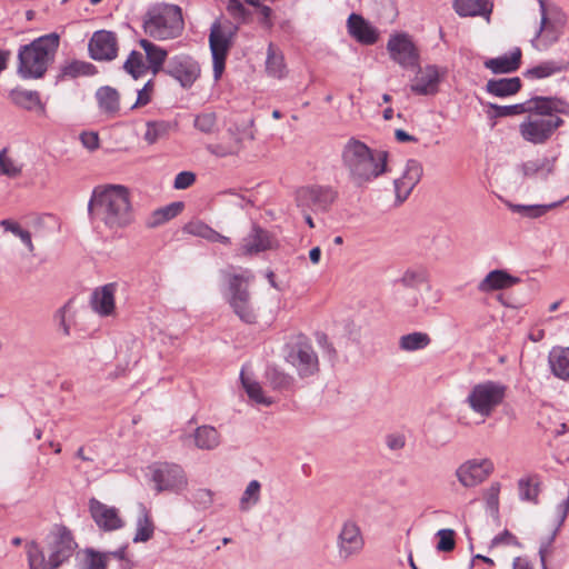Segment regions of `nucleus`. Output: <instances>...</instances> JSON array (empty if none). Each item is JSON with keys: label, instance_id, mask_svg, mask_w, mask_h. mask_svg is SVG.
<instances>
[{"label": "nucleus", "instance_id": "nucleus-1", "mask_svg": "<svg viewBox=\"0 0 569 569\" xmlns=\"http://www.w3.org/2000/svg\"><path fill=\"white\" fill-rule=\"evenodd\" d=\"M88 213L110 229L128 226L132 221L128 189L120 184L96 187L88 202Z\"/></svg>", "mask_w": 569, "mask_h": 569}, {"label": "nucleus", "instance_id": "nucleus-2", "mask_svg": "<svg viewBox=\"0 0 569 569\" xmlns=\"http://www.w3.org/2000/svg\"><path fill=\"white\" fill-rule=\"evenodd\" d=\"M341 161L349 180L357 187H365L388 170V152L372 150L356 138L343 146Z\"/></svg>", "mask_w": 569, "mask_h": 569}, {"label": "nucleus", "instance_id": "nucleus-3", "mask_svg": "<svg viewBox=\"0 0 569 569\" xmlns=\"http://www.w3.org/2000/svg\"><path fill=\"white\" fill-rule=\"evenodd\" d=\"M78 545L66 526H54L46 537L42 548L32 541L27 546L30 569H58L76 551Z\"/></svg>", "mask_w": 569, "mask_h": 569}, {"label": "nucleus", "instance_id": "nucleus-4", "mask_svg": "<svg viewBox=\"0 0 569 569\" xmlns=\"http://www.w3.org/2000/svg\"><path fill=\"white\" fill-rule=\"evenodd\" d=\"M60 37L56 32L41 36L29 44L21 46L18 52L17 72L22 79H40L58 51Z\"/></svg>", "mask_w": 569, "mask_h": 569}, {"label": "nucleus", "instance_id": "nucleus-5", "mask_svg": "<svg viewBox=\"0 0 569 569\" xmlns=\"http://www.w3.org/2000/svg\"><path fill=\"white\" fill-rule=\"evenodd\" d=\"M545 98L552 100L549 113L528 112V117L519 124L521 138L532 144L547 143L565 124L560 114L569 116V102L557 96H545Z\"/></svg>", "mask_w": 569, "mask_h": 569}, {"label": "nucleus", "instance_id": "nucleus-6", "mask_svg": "<svg viewBox=\"0 0 569 569\" xmlns=\"http://www.w3.org/2000/svg\"><path fill=\"white\" fill-rule=\"evenodd\" d=\"M144 32L156 40L178 38L184 30L182 9L172 3H156L148 8L142 18Z\"/></svg>", "mask_w": 569, "mask_h": 569}, {"label": "nucleus", "instance_id": "nucleus-7", "mask_svg": "<svg viewBox=\"0 0 569 569\" xmlns=\"http://www.w3.org/2000/svg\"><path fill=\"white\" fill-rule=\"evenodd\" d=\"M284 359L296 368L301 379L312 377L319 371L318 355L305 335H297L284 345Z\"/></svg>", "mask_w": 569, "mask_h": 569}, {"label": "nucleus", "instance_id": "nucleus-8", "mask_svg": "<svg viewBox=\"0 0 569 569\" xmlns=\"http://www.w3.org/2000/svg\"><path fill=\"white\" fill-rule=\"evenodd\" d=\"M507 387L493 380L475 385L466 398L469 408L481 417H489L506 398Z\"/></svg>", "mask_w": 569, "mask_h": 569}, {"label": "nucleus", "instance_id": "nucleus-9", "mask_svg": "<svg viewBox=\"0 0 569 569\" xmlns=\"http://www.w3.org/2000/svg\"><path fill=\"white\" fill-rule=\"evenodd\" d=\"M338 198V190L328 184L305 186L296 191L297 207L301 209V212L307 210L315 213L328 212Z\"/></svg>", "mask_w": 569, "mask_h": 569}, {"label": "nucleus", "instance_id": "nucleus-10", "mask_svg": "<svg viewBox=\"0 0 569 569\" xmlns=\"http://www.w3.org/2000/svg\"><path fill=\"white\" fill-rule=\"evenodd\" d=\"M238 31L237 26L226 30L219 20L210 28L209 47L212 56L213 78L219 80L226 68V60L233 43V37Z\"/></svg>", "mask_w": 569, "mask_h": 569}, {"label": "nucleus", "instance_id": "nucleus-11", "mask_svg": "<svg viewBox=\"0 0 569 569\" xmlns=\"http://www.w3.org/2000/svg\"><path fill=\"white\" fill-rule=\"evenodd\" d=\"M156 490L179 493L188 485L187 476L181 466L172 462H154L149 467Z\"/></svg>", "mask_w": 569, "mask_h": 569}, {"label": "nucleus", "instance_id": "nucleus-12", "mask_svg": "<svg viewBox=\"0 0 569 569\" xmlns=\"http://www.w3.org/2000/svg\"><path fill=\"white\" fill-rule=\"evenodd\" d=\"M390 59L401 68L420 69V52L408 33L400 32L390 36L387 42Z\"/></svg>", "mask_w": 569, "mask_h": 569}, {"label": "nucleus", "instance_id": "nucleus-13", "mask_svg": "<svg viewBox=\"0 0 569 569\" xmlns=\"http://www.w3.org/2000/svg\"><path fill=\"white\" fill-rule=\"evenodd\" d=\"M539 4L541 12L540 27L531 42L535 46V41L541 37L542 41L545 42V47H549L557 42L562 36L565 26L567 23V17L557 7L547 9L543 0H539Z\"/></svg>", "mask_w": 569, "mask_h": 569}, {"label": "nucleus", "instance_id": "nucleus-14", "mask_svg": "<svg viewBox=\"0 0 569 569\" xmlns=\"http://www.w3.org/2000/svg\"><path fill=\"white\" fill-rule=\"evenodd\" d=\"M163 72L174 80L184 89H189L200 77L199 63L189 54L180 53L168 59Z\"/></svg>", "mask_w": 569, "mask_h": 569}, {"label": "nucleus", "instance_id": "nucleus-15", "mask_svg": "<svg viewBox=\"0 0 569 569\" xmlns=\"http://www.w3.org/2000/svg\"><path fill=\"white\" fill-rule=\"evenodd\" d=\"M552 100L546 99L545 96H535L528 99L525 102L510 104V106H499L496 103L489 102L487 106L489 108L488 116L490 118H505L511 117L528 112H536L539 114H547L551 110Z\"/></svg>", "mask_w": 569, "mask_h": 569}, {"label": "nucleus", "instance_id": "nucleus-16", "mask_svg": "<svg viewBox=\"0 0 569 569\" xmlns=\"http://www.w3.org/2000/svg\"><path fill=\"white\" fill-rule=\"evenodd\" d=\"M493 462L488 459H469L456 470V477L461 486L472 488L483 482L492 472Z\"/></svg>", "mask_w": 569, "mask_h": 569}, {"label": "nucleus", "instance_id": "nucleus-17", "mask_svg": "<svg viewBox=\"0 0 569 569\" xmlns=\"http://www.w3.org/2000/svg\"><path fill=\"white\" fill-rule=\"evenodd\" d=\"M89 54L97 61H110L118 54L116 33L107 30L96 31L89 41Z\"/></svg>", "mask_w": 569, "mask_h": 569}, {"label": "nucleus", "instance_id": "nucleus-18", "mask_svg": "<svg viewBox=\"0 0 569 569\" xmlns=\"http://www.w3.org/2000/svg\"><path fill=\"white\" fill-rule=\"evenodd\" d=\"M337 546L340 557L345 559L362 550L365 540L359 526L355 521L347 520L343 522L338 535Z\"/></svg>", "mask_w": 569, "mask_h": 569}, {"label": "nucleus", "instance_id": "nucleus-19", "mask_svg": "<svg viewBox=\"0 0 569 569\" xmlns=\"http://www.w3.org/2000/svg\"><path fill=\"white\" fill-rule=\"evenodd\" d=\"M422 174L423 169L421 162L416 159H409L402 176L393 181L396 202L398 204L407 200L413 188L421 180Z\"/></svg>", "mask_w": 569, "mask_h": 569}, {"label": "nucleus", "instance_id": "nucleus-20", "mask_svg": "<svg viewBox=\"0 0 569 569\" xmlns=\"http://www.w3.org/2000/svg\"><path fill=\"white\" fill-rule=\"evenodd\" d=\"M272 237L270 232L258 224H253L251 231L242 238L238 256L252 257L260 252L270 250L272 248Z\"/></svg>", "mask_w": 569, "mask_h": 569}, {"label": "nucleus", "instance_id": "nucleus-21", "mask_svg": "<svg viewBox=\"0 0 569 569\" xmlns=\"http://www.w3.org/2000/svg\"><path fill=\"white\" fill-rule=\"evenodd\" d=\"M89 511L96 525L103 531H114L124 526L116 507H109L97 498L89 500Z\"/></svg>", "mask_w": 569, "mask_h": 569}, {"label": "nucleus", "instance_id": "nucleus-22", "mask_svg": "<svg viewBox=\"0 0 569 569\" xmlns=\"http://www.w3.org/2000/svg\"><path fill=\"white\" fill-rule=\"evenodd\" d=\"M227 297L234 313L246 323L256 322L257 316L250 303L247 287H228Z\"/></svg>", "mask_w": 569, "mask_h": 569}, {"label": "nucleus", "instance_id": "nucleus-23", "mask_svg": "<svg viewBox=\"0 0 569 569\" xmlns=\"http://www.w3.org/2000/svg\"><path fill=\"white\" fill-rule=\"evenodd\" d=\"M447 74V68H439L436 64L425 67L421 77L417 82L410 86V90L419 96L436 94L439 90V83Z\"/></svg>", "mask_w": 569, "mask_h": 569}, {"label": "nucleus", "instance_id": "nucleus-24", "mask_svg": "<svg viewBox=\"0 0 569 569\" xmlns=\"http://www.w3.org/2000/svg\"><path fill=\"white\" fill-rule=\"evenodd\" d=\"M347 27L349 34L361 44L371 46L378 41L377 28L360 14L351 13L347 20Z\"/></svg>", "mask_w": 569, "mask_h": 569}, {"label": "nucleus", "instance_id": "nucleus-25", "mask_svg": "<svg viewBox=\"0 0 569 569\" xmlns=\"http://www.w3.org/2000/svg\"><path fill=\"white\" fill-rule=\"evenodd\" d=\"M114 288L96 287L90 296V307L100 317H109L114 313Z\"/></svg>", "mask_w": 569, "mask_h": 569}, {"label": "nucleus", "instance_id": "nucleus-26", "mask_svg": "<svg viewBox=\"0 0 569 569\" xmlns=\"http://www.w3.org/2000/svg\"><path fill=\"white\" fill-rule=\"evenodd\" d=\"M521 49L516 47L510 54H503L496 58L487 59L483 62L485 68L495 74L512 73L521 66Z\"/></svg>", "mask_w": 569, "mask_h": 569}, {"label": "nucleus", "instance_id": "nucleus-27", "mask_svg": "<svg viewBox=\"0 0 569 569\" xmlns=\"http://www.w3.org/2000/svg\"><path fill=\"white\" fill-rule=\"evenodd\" d=\"M522 88V81L519 77L490 79L486 83V91L498 98L515 96Z\"/></svg>", "mask_w": 569, "mask_h": 569}, {"label": "nucleus", "instance_id": "nucleus-28", "mask_svg": "<svg viewBox=\"0 0 569 569\" xmlns=\"http://www.w3.org/2000/svg\"><path fill=\"white\" fill-rule=\"evenodd\" d=\"M568 70L569 61L566 59L546 60L530 69H527L523 72V77L527 79H545Z\"/></svg>", "mask_w": 569, "mask_h": 569}, {"label": "nucleus", "instance_id": "nucleus-29", "mask_svg": "<svg viewBox=\"0 0 569 569\" xmlns=\"http://www.w3.org/2000/svg\"><path fill=\"white\" fill-rule=\"evenodd\" d=\"M139 46L146 52V59L148 61L147 66L152 71V73L156 76L159 72H163V69H166L164 63L168 61V51L162 47L154 44L148 39H140Z\"/></svg>", "mask_w": 569, "mask_h": 569}, {"label": "nucleus", "instance_id": "nucleus-30", "mask_svg": "<svg viewBox=\"0 0 569 569\" xmlns=\"http://www.w3.org/2000/svg\"><path fill=\"white\" fill-rule=\"evenodd\" d=\"M267 385L274 391L287 392L295 388V378L277 366L268 365L264 371Z\"/></svg>", "mask_w": 569, "mask_h": 569}, {"label": "nucleus", "instance_id": "nucleus-31", "mask_svg": "<svg viewBox=\"0 0 569 569\" xmlns=\"http://www.w3.org/2000/svg\"><path fill=\"white\" fill-rule=\"evenodd\" d=\"M96 99L100 110L114 117L120 111V93L118 90L110 86H102L96 91Z\"/></svg>", "mask_w": 569, "mask_h": 569}, {"label": "nucleus", "instance_id": "nucleus-32", "mask_svg": "<svg viewBox=\"0 0 569 569\" xmlns=\"http://www.w3.org/2000/svg\"><path fill=\"white\" fill-rule=\"evenodd\" d=\"M452 8L460 17H488L492 11V3L489 0H453Z\"/></svg>", "mask_w": 569, "mask_h": 569}, {"label": "nucleus", "instance_id": "nucleus-33", "mask_svg": "<svg viewBox=\"0 0 569 569\" xmlns=\"http://www.w3.org/2000/svg\"><path fill=\"white\" fill-rule=\"evenodd\" d=\"M9 98L13 104L24 110H44V106L41 102L40 93L38 91L14 88L9 92Z\"/></svg>", "mask_w": 569, "mask_h": 569}, {"label": "nucleus", "instance_id": "nucleus-34", "mask_svg": "<svg viewBox=\"0 0 569 569\" xmlns=\"http://www.w3.org/2000/svg\"><path fill=\"white\" fill-rule=\"evenodd\" d=\"M154 533V523L152 521L151 515L144 505H139V515L136 521V533L133 536L132 541L134 543L138 542H147L149 541Z\"/></svg>", "mask_w": 569, "mask_h": 569}, {"label": "nucleus", "instance_id": "nucleus-35", "mask_svg": "<svg viewBox=\"0 0 569 569\" xmlns=\"http://www.w3.org/2000/svg\"><path fill=\"white\" fill-rule=\"evenodd\" d=\"M184 203L182 201L171 202L164 207L158 208L148 218L146 226L148 228H157L182 212Z\"/></svg>", "mask_w": 569, "mask_h": 569}, {"label": "nucleus", "instance_id": "nucleus-36", "mask_svg": "<svg viewBox=\"0 0 569 569\" xmlns=\"http://www.w3.org/2000/svg\"><path fill=\"white\" fill-rule=\"evenodd\" d=\"M77 561L79 569H107L108 553L84 548L77 553Z\"/></svg>", "mask_w": 569, "mask_h": 569}, {"label": "nucleus", "instance_id": "nucleus-37", "mask_svg": "<svg viewBox=\"0 0 569 569\" xmlns=\"http://www.w3.org/2000/svg\"><path fill=\"white\" fill-rule=\"evenodd\" d=\"M549 365L556 377L569 380V347L553 348L549 353Z\"/></svg>", "mask_w": 569, "mask_h": 569}, {"label": "nucleus", "instance_id": "nucleus-38", "mask_svg": "<svg viewBox=\"0 0 569 569\" xmlns=\"http://www.w3.org/2000/svg\"><path fill=\"white\" fill-rule=\"evenodd\" d=\"M266 71L270 77L281 79L287 73L283 53L272 42L267 49Z\"/></svg>", "mask_w": 569, "mask_h": 569}, {"label": "nucleus", "instance_id": "nucleus-39", "mask_svg": "<svg viewBox=\"0 0 569 569\" xmlns=\"http://www.w3.org/2000/svg\"><path fill=\"white\" fill-rule=\"evenodd\" d=\"M98 72L97 67L91 62L73 60L61 67L57 76V82L67 78L76 79L81 76H93Z\"/></svg>", "mask_w": 569, "mask_h": 569}, {"label": "nucleus", "instance_id": "nucleus-40", "mask_svg": "<svg viewBox=\"0 0 569 569\" xmlns=\"http://www.w3.org/2000/svg\"><path fill=\"white\" fill-rule=\"evenodd\" d=\"M146 127L143 139L148 144H154L160 139L168 137L170 131L177 127V123L167 120H150L147 121Z\"/></svg>", "mask_w": 569, "mask_h": 569}, {"label": "nucleus", "instance_id": "nucleus-41", "mask_svg": "<svg viewBox=\"0 0 569 569\" xmlns=\"http://www.w3.org/2000/svg\"><path fill=\"white\" fill-rule=\"evenodd\" d=\"M194 443L201 450H213L220 443L218 430L211 426H201L194 430Z\"/></svg>", "mask_w": 569, "mask_h": 569}, {"label": "nucleus", "instance_id": "nucleus-42", "mask_svg": "<svg viewBox=\"0 0 569 569\" xmlns=\"http://www.w3.org/2000/svg\"><path fill=\"white\" fill-rule=\"evenodd\" d=\"M557 158H543L541 160H529L522 162L519 166V170L521 171L525 178H531L538 174L540 171L546 170L545 179L548 178L549 174H552L556 167Z\"/></svg>", "mask_w": 569, "mask_h": 569}, {"label": "nucleus", "instance_id": "nucleus-43", "mask_svg": "<svg viewBox=\"0 0 569 569\" xmlns=\"http://www.w3.org/2000/svg\"><path fill=\"white\" fill-rule=\"evenodd\" d=\"M241 383L250 398V400L254 401L258 405H262L269 407L274 403V400L271 397L264 395L261 385L250 378L246 377L243 370L240 373Z\"/></svg>", "mask_w": 569, "mask_h": 569}, {"label": "nucleus", "instance_id": "nucleus-44", "mask_svg": "<svg viewBox=\"0 0 569 569\" xmlns=\"http://www.w3.org/2000/svg\"><path fill=\"white\" fill-rule=\"evenodd\" d=\"M563 202H565V199L557 201V202L549 203V204H513V203H509L508 206L512 212H517L523 217L535 219V218H539V217L546 214L549 210L560 206Z\"/></svg>", "mask_w": 569, "mask_h": 569}, {"label": "nucleus", "instance_id": "nucleus-45", "mask_svg": "<svg viewBox=\"0 0 569 569\" xmlns=\"http://www.w3.org/2000/svg\"><path fill=\"white\" fill-rule=\"evenodd\" d=\"M538 281L537 278L513 277L506 270L496 269L490 271L479 284H516L519 282Z\"/></svg>", "mask_w": 569, "mask_h": 569}, {"label": "nucleus", "instance_id": "nucleus-46", "mask_svg": "<svg viewBox=\"0 0 569 569\" xmlns=\"http://www.w3.org/2000/svg\"><path fill=\"white\" fill-rule=\"evenodd\" d=\"M431 342L430 337L425 332H411L399 339V348L403 351H417L425 349Z\"/></svg>", "mask_w": 569, "mask_h": 569}, {"label": "nucleus", "instance_id": "nucleus-47", "mask_svg": "<svg viewBox=\"0 0 569 569\" xmlns=\"http://www.w3.org/2000/svg\"><path fill=\"white\" fill-rule=\"evenodd\" d=\"M123 70L137 80L147 73L149 67L144 62L142 53L132 50L123 63Z\"/></svg>", "mask_w": 569, "mask_h": 569}, {"label": "nucleus", "instance_id": "nucleus-48", "mask_svg": "<svg viewBox=\"0 0 569 569\" xmlns=\"http://www.w3.org/2000/svg\"><path fill=\"white\" fill-rule=\"evenodd\" d=\"M261 485L258 480H251L240 498L239 508L241 511H248L260 500Z\"/></svg>", "mask_w": 569, "mask_h": 569}, {"label": "nucleus", "instance_id": "nucleus-49", "mask_svg": "<svg viewBox=\"0 0 569 569\" xmlns=\"http://www.w3.org/2000/svg\"><path fill=\"white\" fill-rule=\"evenodd\" d=\"M518 490L521 501L538 502L539 485L535 478L527 477L519 479Z\"/></svg>", "mask_w": 569, "mask_h": 569}, {"label": "nucleus", "instance_id": "nucleus-50", "mask_svg": "<svg viewBox=\"0 0 569 569\" xmlns=\"http://www.w3.org/2000/svg\"><path fill=\"white\" fill-rule=\"evenodd\" d=\"M429 272L423 267H412L407 269L402 277L399 279L401 284H419L423 282H428Z\"/></svg>", "mask_w": 569, "mask_h": 569}, {"label": "nucleus", "instance_id": "nucleus-51", "mask_svg": "<svg viewBox=\"0 0 569 569\" xmlns=\"http://www.w3.org/2000/svg\"><path fill=\"white\" fill-rule=\"evenodd\" d=\"M224 280L228 284H241L249 283L254 280V276L251 270L248 269H236L233 267H229L223 271Z\"/></svg>", "mask_w": 569, "mask_h": 569}, {"label": "nucleus", "instance_id": "nucleus-52", "mask_svg": "<svg viewBox=\"0 0 569 569\" xmlns=\"http://www.w3.org/2000/svg\"><path fill=\"white\" fill-rule=\"evenodd\" d=\"M0 226L6 231H10L14 236L19 237L20 240L28 247V249L30 251L33 250L31 233L28 230L22 229L18 222L9 220V219H4V220H1Z\"/></svg>", "mask_w": 569, "mask_h": 569}, {"label": "nucleus", "instance_id": "nucleus-53", "mask_svg": "<svg viewBox=\"0 0 569 569\" xmlns=\"http://www.w3.org/2000/svg\"><path fill=\"white\" fill-rule=\"evenodd\" d=\"M22 167L18 166L11 158L7 157V148L0 151V176L17 178L21 174Z\"/></svg>", "mask_w": 569, "mask_h": 569}, {"label": "nucleus", "instance_id": "nucleus-54", "mask_svg": "<svg viewBox=\"0 0 569 569\" xmlns=\"http://www.w3.org/2000/svg\"><path fill=\"white\" fill-rule=\"evenodd\" d=\"M227 10L240 23H247L251 19V11L240 0H228Z\"/></svg>", "mask_w": 569, "mask_h": 569}, {"label": "nucleus", "instance_id": "nucleus-55", "mask_svg": "<svg viewBox=\"0 0 569 569\" xmlns=\"http://www.w3.org/2000/svg\"><path fill=\"white\" fill-rule=\"evenodd\" d=\"M193 126L203 133H211L217 126V117L213 112L200 113L194 118Z\"/></svg>", "mask_w": 569, "mask_h": 569}, {"label": "nucleus", "instance_id": "nucleus-56", "mask_svg": "<svg viewBox=\"0 0 569 569\" xmlns=\"http://www.w3.org/2000/svg\"><path fill=\"white\" fill-rule=\"evenodd\" d=\"M230 136L231 142L229 143L231 148L237 147V154L243 148V139L248 138L250 140L253 139V134L251 132H247L246 130H241L238 126H231L227 130Z\"/></svg>", "mask_w": 569, "mask_h": 569}, {"label": "nucleus", "instance_id": "nucleus-57", "mask_svg": "<svg viewBox=\"0 0 569 569\" xmlns=\"http://www.w3.org/2000/svg\"><path fill=\"white\" fill-rule=\"evenodd\" d=\"M212 496L213 495H212L211 490L200 488V489H197L196 491L192 492L191 501L196 506V508H198L200 510H206L213 502V497Z\"/></svg>", "mask_w": 569, "mask_h": 569}, {"label": "nucleus", "instance_id": "nucleus-58", "mask_svg": "<svg viewBox=\"0 0 569 569\" xmlns=\"http://www.w3.org/2000/svg\"><path fill=\"white\" fill-rule=\"evenodd\" d=\"M455 535V530L452 529H440L437 532V536L439 537L437 549L443 552H449L453 550L456 546Z\"/></svg>", "mask_w": 569, "mask_h": 569}, {"label": "nucleus", "instance_id": "nucleus-59", "mask_svg": "<svg viewBox=\"0 0 569 569\" xmlns=\"http://www.w3.org/2000/svg\"><path fill=\"white\" fill-rule=\"evenodd\" d=\"M257 9V12L259 13L258 22L260 26L267 30H271L274 26L273 22V11L269 6L262 4L260 0H258V4H251Z\"/></svg>", "mask_w": 569, "mask_h": 569}, {"label": "nucleus", "instance_id": "nucleus-60", "mask_svg": "<svg viewBox=\"0 0 569 569\" xmlns=\"http://www.w3.org/2000/svg\"><path fill=\"white\" fill-rule=\"evenodd\" d=\"M184 231L192 236L209 240L212 228L202 221H191L184 226Z\"/></svg>", "mask_w": 569, "mask_h": 569}, {"label": "nucleus", "instance_id": "nucleus-61", "mask_svg": "<svg viewBox=\"0 0 569 569\" xmlns=\"http://www.w3.org/2000/svg\"><path fill=\"white\" fill-rule=\"evenodd\" d=\"M499 491L500 483L495 482L490 486L486 498L487 508L495 517H497L499 512Z\"/></svg>", "mask_w": 569, "mask_h": 569}, {"label": "nucleus", "instance_id": "nucleus-62", "mask_svg": "<svg viewBox=\"0 0 569 569\" xmlns=\"http://www.w3.org/2000/svg\"><path fill=\"white\" fill-rule=\"evenodd\" d=\"M153 80H148L142 87V89L138 90L137 100L131 107V109L147 106L151 101V93L153 91Z\"/></svg>", "mask_w": 569, "mask_h": 569}, {"label": "nucleus", "instance_id": "nucleus-63", "mask_svg": "<svg viewBox=\"0 0 569 569\" xmlns=\"http://www.w3.org/2000/svg\"><path fill=\"white\" fill-rule=\"evenodd\" d=\"M481 289L489 292L491 298L497 299L501 305L510 308H517L519 303L511 299L510 297H507L505 292H499V289H503L505 287H480Z\"/></svg>", "mask_w": 569, "mask_h": 569}, {"label": "nucleus", "instance_id": "nucleus-64", "mask_svg": "<svg viewBox=\"0 0 569 569\" xmlns=\"http://www.w3.org/2000/svg\"><path fill=\"white\" fill-rule=\"evenodd\" d=\"M196 181V174L191 171L179 172L173 182V188L177 190H183L192 186Z\"/></svg>", "mask_w": 569, "mask_h": 569}]
</instances>
